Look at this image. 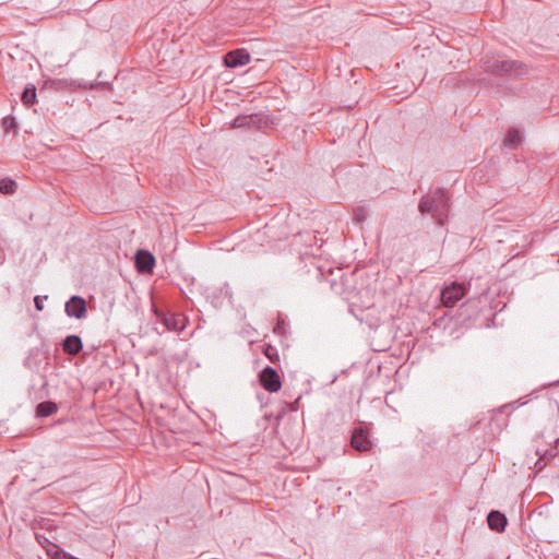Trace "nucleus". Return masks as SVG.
Returning a JSON list of instances; mask_svg holds the SVG:
<instances>
[{
	"label": "nucleus",
	"instance_id": "f257e3e1",
	"mask_svg": "<svg viewBox=\"0 0 559 559\" xmlns=\"http://www.w3.org/2000/svg\"><path fill=\"white\" fill-rule=\"evenodd\" d=\"M421 213L430 214L438 223L443 226L450 212V199L444 189L438 188L424 195L418 204Z\"/></svg>",
	"mask_w": 559,
	"mask_h": 559
},
{
	"label": "nucleus",
	"instance_id": "f03ea898",
	"mask_svg": "<svg viewBox=\"0 0 559 559\" xmlns=\"http://www.w3.org/2000/svg\"><path fill=\"white\" fill-rule=\"evenodd\" d=\"M484 69L489 74L514 80L523 79L528 74L527 66L519 60L489 59L485 61Z\"/></svg>",
	"mask_w": 559,
	"mask_h": 559
},
{
	"label": "nucleus",
	"instance_id": "7ed1b4c3",
	"mask_svg": "<svg viewBox=\"0 0 559 559\" xmlns=\"http://www.w3.org/2000/svg\"><path fill=\"white\" fill-rule=\"evenodd\" d=\"M466 293L467 288L464 284L453 282L441 290V302L444 307H454L456 302L466 295Z\"/></svg>",
	"mask_w": 559,
	"mask_h": 559
},
{
	"label": "nucleus",
	"instance_id": "20e7f679",
	"mask_svg": "<svg viewBox=\"0 0 559 559\" xmlns=\"http://www.w3.org/2000/svg\"><path fill=\"white\" fill-rule=\"evenodd\" d=\"M259 381L261 386L271 393L277 392L282 386L278 372L270 366H266L261 370L259 373Z\"/></svg>",
	"mask_w": 559,
	"mask_h": 559
},
{
	"label": "nucleus",
	"instance_id": "39448f33",
	"mask_svg": "<svg viewBox=\"0 0 559 559\" xmlns=\"http://www.w3.org/2000/svg\"><path fill=\"white\" fill-rule=\"evenodd\" d=\"M250 53L246 49H235L228 51L224 58V66L230 69L246 66L250 62Z\"/></svg>",
	"mask_w": 559,
	"mask_h": 559
},
{
	"label": "nucleus",
	"instance_id": "423d86ee",
	"mask_svg": "<svg viewBox=\"0 0 559 559\" xmlns=\"http://www.w3.org/2000/svg\"><path fill=\"white\" fill-rule=\"evenodd\" d=\"M559 452V437L555 439V445L546 449H542L539 445L536 447L535 454L538 456V460L535 462V467L537 471H542L547 463L556 457Z\"/></svg>",
	"mask_w": 559,
	"mask_h": 559
},
{
	"label": "nucleus",
	"instance_id": "0eeeda50",
	"mask_svg": "<svg viewBox=\"0 0 559 559\" xmlns=\"http://www.w3.org/2000/svg\"><path fill=\"white\" fill-rule=\"evenodd\" d=\"M67 316L74 317L75 319H82L86 316V301L81 296H72L64 307Z\"/></svg>",
	"mask_w": 559,
	"mask_h": 559
},
{
	"label": "nucleus",
	"instance_id": "6e6552de",
	"mask_svg": "<svg viewBox=\"0 0 559 559\" xmlns=\"http://www.w3.org/2000/svg\"><path fill=\"white\" fill-rule=\"evenodd\" d=\"M135 266L142 274L151 273L155 266V257L147 250H139L135 254Z\"/></svg>",
	"mask_w": 559,
	"mask_h": 559
},
{
	"label": "nucleus",
	"instance_id": "1a4fd4ad",
	"mask_svg": "<svg viewBox=\"0 0 559 559\" xmlns=\"http://www.w3.org/2000/svg\"><path fill=\"white\" fill-rule=\"evenodd\" d=\"M352 447L358 451H368L371 448L368 432L362 427L354 429L350 438Z\"/></svg>",
	"mask_w": 559,
	"mask_h": 559
},
{
	"label": "nucleus",
	"instance_id": "9d476101",
	"mask_svg": "<svg viewBox=\"0 0 559 559\" xmlns=\"http://www.w3.org/2000/svg\"><path fill=\"white\" fill-rule=\"evenodd\" d=\"M487 523L490 530L501 533L507 526V516L497 510H491L487 515Z\"/></svg>",
	"mask_w": 559,
	"mask_h": 559
},
{
	"label": "nucleus",
	"instance_id": "9b49d317",
	"mask_svg": "<svg viewBox=\"0 0 559 559\" xmlns=\"http://www.w3.org/2000/svg\"><path fill=\"white\" fill-rule=\"evenodd\" d=\"M82 348V340L78 335H68L62 342V349L69 355H76Z\"/></svg>",
	"mask_w": 559,
	"mask_h": 559
},
{
	"label": "nucleus",
	"instance_id": "f8f14e48",
	"mask_svg": "<svg viewBox=\"0 0 559 559\" xmlns=\"http://www.w3.org/2000/svg\"><path fill=\"white\" fill-rule=\"evenodd\" d=\"M169 331H182L186 326V317L182 313H169L163 323Z\"/></svg>",
	"mask_w": 559,
	"mask_h": 559
},
{
	"label": "nucleus",
	"instance_id": "ddd939ff",
	"mask_svg": "<svg viewBox=\"0 0 559 559\" xmlns=\"http://www.w3.org/2000/svg\"><path fill=\"white\" fill-rule=\"evenodd\" d=\"M261 120L258 115L238 116L233 122V128H259Z\"/></svg>",
	"mask_w": 559,
	"mask_h": 559
},
{
	"label": "nucleus",
	"instance_id": "4468645a",
	"mask_svg": "<svg viewBox=\"0 0 559 559\" xmlns=\"http://www.w3.org/2000/svg\"><path fill=\"white\" fill-rule=\"evenodd\" d=\"M58 409V406L52 401H45L36 406V416L46 418L53 415Z\"/></svg>",
	"mask_w": 559,
	"mask_h": 559
},
{
	"label": "nucleus",
	"instance_id": "2eb2a0df",
	"mask_svg": "<svg viewBox=\"0 0 559 559\" xmlns=\"http://www.w3.org/2000/svg\"><path fill=\"white\" fill-rule=\"evenodd\" d=\"M21 99L23 104L27 107L34 105L36 103V87L33 84H28L25 86L22 92Z\"/></svg>",
	"mask_w": 559,
	"mask_h": 559
},
{
	"label": "nucleus",
	"instance_id": "dca6fc26",
	"mask_svg": "<svg viewBox=\"0 0 559 559\" xmlns=\"http://www.w3.org/2000/svg\"><path fill=\"white\" fill-rule=\"evenodd\" d=\"M299 402L300 396L297 397L294 402H285L275 419H282L283 417L288 416L290 413H297L299 409Z\"/></svg>",
	"mask_w": 559,
	"mask_h": 559
},
{
	"label": "nucleus",
	"instance_id": "f3484780",
	"mask_svg": "<svg viewBox=\"0 0 559 559\" xmlns=\"http://www.w3.org/2000/svg\"><path fill=\"white\" fill-rule=\"evenodd\" d=\"M521 142V132L518 129H510L504 139V145L515 148Z\"/></svg>",
	"mask_w": 559,
	"mask_h": 559
},
{
	"label": "nucleus",
	"instance_id": "a211bd4d",
	"mask_svg": "<svg viewBox=\"0 0 559 559\" xmlns=\"http://www.w3.org/2000/svg\"><path fill=\"white\" fill-rule=\"evenodd\" d=\"M515 406H519V402H513V403H509V404H506V405H502L501 407L497 408V409H493L492 411V415H491V419L495 417V416H510L512 409L515 408Z\"/></svg>",
	"mask_w": 559,
	"mask_h": 559
},
{
	"label": "nucleus",
	"instance_id": "6ab92c4d",
	"mask_svg": "<svg viewBox=\"0 0 559 559\" xmlns=\"http://www.w3.org/2000/svg\"><path fill=\"white\" fill-rule=\"evenodd\" d=\"M16 189V182L12 179H2L0 181V192L3 194H12L15 192Z\"/></svg>",
	"mask_w": 559,
	"mask_h": 559
},
{
	"label": "nucleus",
	"instance_id": "aec40b11",
	"mask_svg": "<svg viewBox=\"0 0 559 559\" xmlns=\"http://www.w3.org/2000/svg\"><path fill=\"white\" fill-rule=\"evenodd\" d=\"M35 538L38 542V544L45 548L47 555L50 557V547L57 546L55 543H52L48 537H46L44 534L36 533Z\"/></svg>",
	"mask_w": 559,
	"mask_h": 559
},
{
	"label": "nucleus",
	"instance_id": "412c9836",
	"mask_svg": "<svg viewBox=\"0 0 559 559\" xmlns=\"http://www.w3.org/2000/svg\"><path fill=\"white\" fill-rule=\"evenodd\" d=\"M263 354L270 359L271 362L280 361V355L277 353L276 347L271 344H266L263 349Z\"/></svg>",
	"mask_w": 559,
	"mask_h": 559
},
{
	"label": "nucleus",
	"instance_id": "4be33fe9",
	"mask_svg": "<svg viewBox=\"0 0 559 559\" xmlns=\"http://www.w3.org/2000/svg\"><path fill=\"white\" fill-rule=\"evenodd\" d=\"M354 221L356 223H364L368 217V211L364 206H357L353 210Z\"/></svg>",
	"mask_w": 559,
	"mask_h": 559
},
{
	"label": "nucleus",
	"instance_id": "5701e85b",
	"mask_svg": "<svg viewBox=\"0 0 559 559\" xmlns=\"http://www.w3.org/2000/svg\"><path fill=\"white\" fill-rule=\"evenodd\" d=\"M46 84H49V86L56 91L64 90L69 86L67 80H53L47 82Z\"/></svg>",
	"mask_w": 559,
	"mask_h": 559
},
{
	"label": "nucleus",
	"instance_id": "b1692460",
	"mask_svg": "<svg viewBox=\"0 0 559 559\" xmlns=\"http://www.w3.org/2000/svg\"><path fill=\"white\" fill-rule=\"evenodd\" d=\"M2 126L7 132H9L11 129L16 128V122L13 117H5L2 120Z\"/></svg>",
	"mask_w": 559,
	"mask_h": 559
},
{
	"label": "nucleus",
	"instance_id": "393cba45",
	"mask_svg": "<svg viewBox=\"0 0 559 559\" xmlns=\"http://www.w3.org/2000/svg\"><path fill=\"white\" fill-rule=\"evenodd\" d=\"M44 299H47V296H44V297H41V296H36V297L34 298V304H35V308H36V310L41 311V310L44 309V305H43V300H44Z\"/></svg>",
	"mask_w": 559,
	"mask_h": 559
},
{
	"label": "nucleus",
	"instance_id": "a878e982",
	"mask_svg": "<svg viewBox=\"0 0 559 559\" xmlns=\"http://www.w3.org/2000/svg\"><path fill=\"white\" fill-rule=\"evenodd\" d=\"M153 311L156 316V318L164 323V318H167L169 313L164 312L163 310L157 309L156 307H153Z\"/></svg>",
	"mask_w": 559,
	"mask_h": 559
},
{
	"label": "nucleus",
	"instance_id": "bb28decb",
	"mask_svg": "<svg viewBox=\"0 0 559 559\" xmlns=\"http://www.w3.org/2000/svg\"><path fill=\"white\" fill-rule=\"evenodd\" d=\"M36 522L39 524L40 527H48L50 526L49 520L41 518L39 521L36 520Z\"/></svg>",
	"mask_w": 559,
	"mask_h": 559
},
{
	"label": "nucleus",
	"instance_id": "cd10ccee",
	"mask_svg": "<svg viewBox=\"0 0 559 559\" xmlns=\"http://www.w3.org/2000/svg\"><path fill=\"white\" fill-rule=\"evenodd\" d=\"M264 419H265V420H269V419H271V416L265 415V416H264Z\"/></svg>",
	"mask_w": 559,
	"mask_h": 559
},
{
	"label": "nucleus",
	"instance_id": "c85d7f7f",
	"mask_svg": "<svg viewBox=\"0 0 559 559\" xmlns=\"http://www.w3.org/2000/svg\"><path fill=\"white\" fill-rule=\"evenodd\" d=\"M543 436H537L535 442H538V439H540Z\"/></svg>",
	"mask_w": 559,
	"mask_h": 559
}]
</instances>
